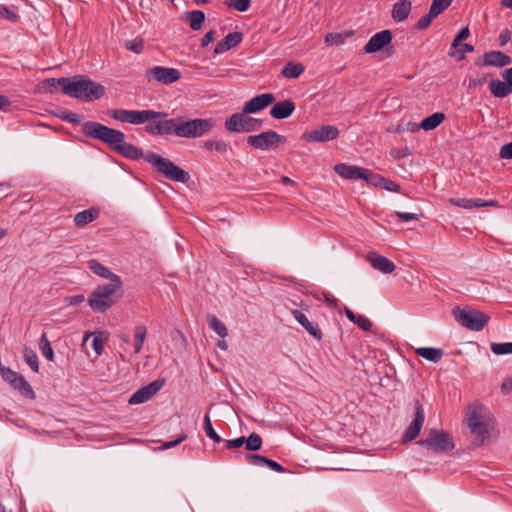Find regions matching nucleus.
I'll return each instance as SVG.
<instances>
[{
  "instance_id": "2",
  "label": "nucleus",
  "mask_w": 512,
  "mask_h": 512,
  "mask_svg": "<svg viewBox=\"0 0 512 512\" xmlns=\"http://www.w3.org/2000/svg\"><path fill=\"white\" fill-rule=\"evenodd\" d=\"M212 119H193L181 121L178 118L167 119L163 117L162 122L149 129L151 135H171L175 134L182 138H197L207 134L213 128Z\"/></svg>"
},
{
  "instance_id": "25",
  "label": "nucleus",
  "mask_w": 512,
  "mask_h": 512,
  "mask_svg": "<svg viewBox=\"0 0 512 512\" xmlns=\"http://www.w3.org/2000/svg\"><path fill=\"white\" fill-rule=\"evenodd\" d=\"M411 11V2L409 0H399L393 5L392 18L396 22H402L409 16Z\"/></svg>"
},
{
  "instance_id": "27",
  "label": "nucleus",
  "mask_w": 512,
  "mask_h": 512,
  "mask_svg": "<svg viewBox=\"0 0 512 512\" xmlns=\"http://www.w3.org/2000/svg\"><path fill=\"white\" fill-rule=\"evenodd\" d=\"M415 353L416 355L434 363H438L444 355V351L441 348L433 347L417 348Z\"/></svg>"
},
{
  "instance_id": "10",
  "label": "nucleus",
  "mask_w": 512,
  "mask_h": 512,
  "mask_svg": "<svg viewBox=\"0 0 512 512\" xmlns=\"http://www.w3.org/2000/svg\"><path fill=\"white\" fill-rule=\"evenodd\" d=\"M248 113H234L226 119L224 127L229 132H253L261 128L262 120L247 116Z\"/></svg>"
},
{
  "instance_id": "62",
  "label": "nucleus",
  "mask_w": 512,
  "mask_h": 512,
  "mask_svg": "<svg viewBox=\"0 0 512 512\" xmlns=\"http://www.w3.org/2000/svg\"><path fill=\"white\" fill-rule=\"evenodd\" d=\"M381 187L385 188L388 191L398 192L400 190L399 184L394 181L385 178V181Z\"/></svg>"
},
{
  "instance_id": "23",
  "label": "nucleus",
  "mask_w": 512,
  "mask_h": 512,
  "mask_svg": "<svg viewBox=\"0 0 512 512\" xmlns=\"http://www.w3.org/2000/svg\"><path fill=\"white\" fill-rule=\"evenodd\" d=\"M245 457H246L247 462L254 466L266 465L271 470H273L275 472H279V473L285 472V468L282 465H280L278 462L268 459L264 456L257 455V454H246Z\"/></svg>"
},
{
  "instance_id": "35",
  "label": "nucleus",
  "mask_w": 512,
  "mask_h": 512,
  "mask_svg": "<svg viewBox=\"0 0 512 512\" xmlns=\"http://www.w3.org/2000/svg\"><path fill=\"white\" fill-rule=\"evenodd\" d=\"M11 385L19 390L24 395H32L34 396V392L30 384L24 379L21 374H18L15 380L11 383Z\"/></svg>"
},
{
  "instance_id": "11",
  "label": "nucleus",
  "mask_w": 512,
  "mask_h": 512,
  "mask_svg": "<svg viewBox=\"0 0 512 512\" xmlns=\"http://www.w3.org/2000/svg\"><path fill=\"white\" fill-rule=\"evenodd\" d=\"M286 137L275 131H266L258 135H251L247 138V143L257 149L268 150L278 147L285 143Z\"/></svg>"
},
{
  "instance_id": "34",
  "label": "nucleus",
  "mask_w": 512,
  "mask_h": 512,
  "mask_svg": "<svg viewBox=\"0 0 512 512\" xmlns=\"http://www.w3.org/2000/svg\"><path fill=\"white\" fill-rule=\"evenodd\" d=\"M207 323L220 337L225 338L228 335L226 326L215 315L208 316Z\"/></svg>"
},
{
  "instance_id": "20",
  "label": "nucleus",
  "mask_w": 512,
  "mask_h": 512,
  "mask_svg": "<svg viewBox=\"0 0 512 512\" xmlns=\"http://www.w3.org/2000/svg\"><path fill=\"white\" fill-rule=\"evenodd\" d=\"M294 319L316 340L320 341L323 337L322 331L317 324L311 323L306 315L297 309L291 310Z\"/></svg>"
},
{
  "instance_id": "61",
  "label": "nucleus",
  "mask_w": 512,
  "mask_h": 512,
  "mask_svg": "<svg viewBox=\"0 0 512 512\" xmlns=\"http://www.w3.org/2000/svg\"><path fill=\"white\" fill-rule=\"evenodd\" d=\"M215 39V31L210 30L208 31L202 38L201 46L207 47L210 43H212Z\"/></svg>"
},
{
  "instance_id": "17",
  "label": "nucleus",
  "mask_w": 512,
  "mask_h": 512,
  "mask_svg": "<svg viewBox=\"0 0 512 512\" xmlns=\"http://www.w3.org/2000/svg\"><path fill=\"white\" fill-rule=\"evenodd\" d=\"M275 101V96L272 93H264L257 95L247 101L243 106L244 113H256L263 110Z\"/></svg>"
},
{
  "instance_id": "42",
  "label": "nucleus",
  "mask_w": 512,
  "mask_h": 512,
  "mask_svg": "<svg viewBox=\"0 0 512 512\" xmlns=\"http://www.w3.org/2000/svg\"><path fill=\"white\" fill-rule=\"evenodd\" d=\"M362 179L373 186H381L385 181L384 177L380 176L379 174L373 173L365 168Z\"/></svg>"
},
{
  "instance_id": "39",
  "label": "nucleus",
  "mask_w": 512,
  "mask_h": 512,
  "mask_svg": "<svg viewBox=\"0 0 512 512\" xmlns=\"http://www.w3.org/2000/svg\"><path fill=\"white\" fill-rule=\"evenodd\" d=\"M24 360L25 362L30 366V368L34 372L39 371V362H38V356L32 349L25 347L24 348Z\"/></svg>"
},
{
  "instance_id": "13",
  "label": "nucleus",
  "mask_w": 512,
  "mask_h": 512,
  "mask_svg": "<svg viewBox=\"0 0 512 512\" xmlns=\"http://www.w3.org/2000/svg\"><path fill=\"white\" fill-rule=\"evenodd\" d=\"M425 420V413L424 408L422 404L418 400L415 401V412H414V418L411 424L406 429L403 437H402V443H408L416 439L420 431L423 427Z\"/></svg>"
},
{
  "instance_id": "4",
  "label": "nucleus",
  "mask_w": 512,
  "mask_h": 512,
  "mask_svg": "<svg viewBox=\"0 0 512 512\" xmlns=\"http://www.w3.org/2000/svg\"><path fill=\"white\" fill-rule=\"evenodd\" d=\"M62 82L67 83L64 86V94L81 101H95L105 94V87L102 84L90 80L85 75L68 77Z\"/></svg>"
},
{
  "instance_id": "63",
  "label": "nucleus",
  "mask_w": 512,
  "mask_h": 512,
  "mask_svg": "<svg viewBox=\"0 0 512 512\" xmlns=\"http://www.w3.org/2000/svg\"><path fill=\"white\" fill-rule=\"evenodd\" d=\"M501 391L504 394H510L512 392V376L505 381H503L501 385Z\"/></svg>"
},
{
  "instance_id": "1",
  "label": "nucleus",
  "mask_w": 512,
  "mask_h": 512,
  "mask_svg": "<svg viewBox=\"0 0 512 512\" xmlns=\"http://www.w3.org/2000/svg\"><path fill=\"white\" fill-rule=\"evenodd\" d=\"M82 130L85 136L102 141L112 150L128 159L137 160L143 156L142 149L127 143L125 134L120 130L94 121L85 122Z\"/></svg>"
},
{
  "instance_id": "60",
  "label": "nucleus",
  "mask_w": 512,
  "mask_h": 512,
  "mask_svg": "<svg viewBox=\"0 0 512 512\" xmlns=\"http://www.w3.org/2000/svg\"><path fill=\"white\" fill-rule=\"evenodd\" d=\"M19 373L11 370L10 368L2 369V377L10 384L15 380Z\"/></svg>"
},
{
  "instance_id": "37",
  "label": "nucleus",
  "mask_w": 512,
  "mask_h": 512,
  "mask_svg": "<svg viewBox=\"0 0 512 512\" xmlns=\"http://www.w3.org/2000/svg\"><path fill=\"white\" fill-rule=\"evenodd\" d=\"M63 79H68V77H61L58 79L49 78L43 81L42 87L46 90V92L54 93L57 88L60 86L62 91L64 92V86L66 83L62 82Z\"/></svg>"
},
{
  "instance_id": "31",
  "label": "nucleus",
  "mask_w": 512,
  "mask_h": 512,
  "mask_svg": "<svg viewBox=\"0 0 512 512\" xmlns=\"http://www.w3.org/2000/svg\"><path fill=\"white\" fill-rule=\"evenodd\" d=\"M88 267L96 275L102 278L109 279L110 281H112V278H114V276H117L116 274L112 273L107 267H105L100 262L94 259L88 262Z\"/></svg>"
},
{
  "instance_id": "55",
  "label": "nucleus",
  "mask_w": 512,
  "mask_h": 512,
  "mask_svg": "<svg viewBox=\"0 0 512 512\" xmlns=\"http://www.w3.org/2000/svg\"><path fill=\"white\" fill-rule=\"evenodd\" d=\"M499 157L501 159H512V142L501 147Z\"/></svg>"
},
{
  "instance_id": "44",
  "label": "nucleus",
  "mask_w": 512,
  "mask_h": 512,
  "mask_svg": "<svg viewBox=\"0 0 512 512\" xmlns=\"http://www.w3.org/2000/svg\"><path fill=\"white\" fill-rule=\"evenodd\" d=\"M0 18L11 23L19 21L20 16L6 5H0Z\"/></svg>"
},
{
  "instance_id": "48",
  "label": "nucleus",
  "mask_w": 512,
  "mask_h": 512,
  "mask_svg": "<svg viewBox=\"0 0 512 512\" xmlns=\"http://www.w3.org/2000/svg\"><path fill=\"white\" fill-rule=\"evenodd\" d=\"M419 130V126L417 123L414 122H406V123H400L395 128L394 132L397 133H404V132H416Z\"/></svg>"
},
{
  "instance_id": "58",
  "label": "nucleus",
  "mask_w": 512,
  "mask_h": 512,
  "mask_svg": "<svg viewBox=\"0 0 512 512\" xmlns=\"http://www.w3.org/2000/svg\"><path fill=\"white\" fill-rule=\"evenodd\" d=\"M92 347L97 355H101L104 349V343L99 336H95L92 341Z\"/></svg>"
},
{
  "instance_id": "21",
  "label": "nucleus",
  "mask_w": 512,
  "mask_h": 512,
  "mask_svg": "<svg viewBox=\"0 0 512 512\" xmlns=\"http://www.w3.org/2000/svg\"><path fill=\"white\" fill-rule=\"evenodd\" d=\"M243 40V34L241 32H232L227 34L221 41H219L214 49L216 54L224 53L237 45Z\"/></svg>"
},
{
  "instance_id": "43",
  "label": "nucleus",
  "mask_w": 512,
  "mask_h": 512,
  "mask_svg": "<svg viewBox=\"0 0 512 512\" xmlns=\"http://www.w3.org/2000/svg\"><path fill=\"white\" fill-rule=\"evenodd\" d=\"M204 431L214 442L220 443L222 441V438L213 429L209 414L204 416Z\"/></svg>"
},
{
  "instance_id": "51",
  "label": "nucleus",
  "mask_w": 512,
  "mask_h": 512,
  "mask_svg": "<svg viewBox=\"0 0 512 512\" xmlns=\"http://www.w3.org/2000/svg\"><path fill=\"white\" fill-rule=\"evenodd\" d=\"M435 18L436 16L429 11L426 15L418 20L416 23V28L420 30L426 29Z\"/></svg>"
},
{
  "instance_id": "50",
  "label": "nucleus",
  "mask_w": 512,
  "mask_h": 512,
  "mask_svg": "<svg viewBox=\"0 0 512 512\" xmlns=\"http://www.w3.org/2000/svg\"><path fill=\"white\" fill-rule=\"evenodd\" d=\"M344 42V37L340 33H328L325 36V43L327 45L333 46V45H340Z\"/></svg>"
},
{
  "instance_id": "40",
  "label": "nucleus",
  "mask_w": 512,
  "mask_h": 512,
  "mask_svg": "<svg viewBox=\"0 0 512 512\" xmlns=\"http://www.w3.org/2000/svg\"><path fill=\"white\" fill-rule=\"evenodd\" d=\"M262 438L257 433H252L248 438H245V446L249 451H258L262 447Z\"/></svg>"
},
{
  "instance_id": "30",
  "label": "nucleus",
  "mask_w": 512,
  "mask_h": 512,
  "mask_svg": "<svg viewBox=\"0 0 512 512\" xmlns=\"http://www.w3.org/2000/svg\"><path fill=\"white\" fill-rule=\"evenodd\" d=\"M186 20L189 22V26L192 30L197 31L202 28L205 20V14L200 10H193L186 13Z\"/></svg>"
},
{
  "instance_id": "14",
  "label": "nucleus",
  "mask_w": 512,
  "mask_h": 512,
  "mask_svg": "<svg viewBox=\"0 0 512 512\" xmlns=\"http://www.w3.org/2000/svg\"><path fill=\"white\" fill-rule=\"evenodd\" d=\"M164 379H157L150 384L141 387L129 399V404H141L150 400L164 386Z\"/></svg>"
},
{
  "instance_id": "5",
  "label": "nucleus",
  "mask_w": 512,
  "mask_h": 512,
  "mask_svg": "<svg viewBox=\"0 0 512 512\" xmlns=\"http://www.w3.org/2000/svg\"><path fill=\"white\" fill-rule=\"evenodd\" d=\"M109 115L122 123H129L133 125H140L148 123L145 126V131L151 135L149 129H153L154 125L162 122L163 117H167V113L158 112L154 110H125L114 109L109 112Z\"/></svg>"
},
{
  "instance_id": "57",
  "label": "nucleus",
  "mask_w": 512,
  "mask_h": 512,
  "mask_svg": "<svg viewBox=\"0 0 512 512\" xmlns=\"http://www.w3.org/2000/svg\"><path fill=\"white\" fill-rule=\"evenodd\" d=\"M243 444H245L244 436H241L236 439L226 440V447L228 449L240 448Z\"/></svg>"
},
{
  "instance_id": "45",
  "label": "nucleus",
  "mask_w": 512,
  "mask_h": 512,
  "mask_svg": "<svg viewBox=\"0 0 512 512\" xmlns=\"http://www.w3.org/2000/svg\"><path fill=\"white\" fill-rule=\"evenodd\" d=\"M251 0H226L225 4L228 8L239 12H245L250 7Z\"/></svg>"
},
{
  "instance_id": "56",
  "label": "nucleus",
  "mask_w": 512,
  "mask_h": 512,
  "mask_svg": "<svg viewBox=\"0 0 512 512\" xmlns=\"http://www.w3.org/2000/svg\"><path fill=\"white\" fill-rule=\"evenodd\" d=\"M395 214L404 222H408L411 220H419V215L416 213L396 211Z\"/></svg>"
},
{
  "instance_id": "64",
  "label": "nucleus",
  "mask_w": 512,
  "mask_h": 512,
  "mask_svg": "<svg viewBox=\"0 0 512 512\" xmlns=\"http://www.w3.org/2000/svg\"><path fill=\"white\" fill-rule=\"evenodd\" d=\"M506 84L512 89V67L506 69L502 74Z\"/></svg>"
},
{
  "instance_id": "47",
  "label": "nucleus",
  "mask_w": 512,
  "mask_h": 512,
  "mask_svg": "<svg viewBox=\"0 0 512 512\" xmlns=\"http://www.w3.org/2000/svg\"><path fill=\"white\" fill-rule=\"evenodd\" d=\"M144 39L142 38H135L133 40H128L125 42L124 46L127 50H130L134 53H141L144 50Z\"/></svg>"
},
{
  "instance_id": "18",
  "label": "nucleus",
  "mask_w": 512,
  "mask_h": 512,
  "mask_svg": "<svg viewBox=\"0 0 512 512\" xmlns=\"http://www.w3.org/2000/svg\"><path fill=\"white\" fill-rule=\"evenodd\" d=\"M512 63V59L510 56L504 54L500 51H489L484 53L483 61L476 62L477 66H495V67H505Z\"/></svg>"
},
{
  "instance_id": "19",
  "label": "nucleus",
  "mask_w": 512,
  "mask_h": 512,
  "mask_svg": "<svg viewBox=\"0 0 512 512\" xmlns=\"http://www.w3.org/2000/svg\"><path fill=\"white\" fill-rule=\"evenodd\" d=\"M366 259L374 269L384 274L392 273L396 268L395 264L390 259L376 252L368 253Z\"/></svg>"
},
{
  "instance_id": "3",
  "label": "nucleus",
  "mask_w": 512,
  "mask_h": 512,
  "mask_svg": "<svg viewBox=\"0 0 512 512\" xmlns=\"http://www.w3.org/2000/svg\"><path fill=\"white\" fill-rule=\"evenodd\" d=\"M467 425L477 445L489 441L494 430L495 420L490 410L479 403H472L466 411Z\"/></svg>"
},
{
  "instance_id": "32",
  "label": "nucleus",
  "mask_w": 512,
  "mask_h": 512,
  "mask_svg": "<svg viewBox=\"0 0 512 512\" xmlns=\"http://www.w3.org/2000/svg\"><path fill=\"white\" fill-rule=\"evenodd\" d=\"M305 71L301 63L288 62L282 69L281 74L286 78H298Z\"/></svg>"
},
{
  "instance_id": "54",
  "label": "nucleus",
  "mask_w": 512,
  "mask_h": 512,
  "mask_svg": "<svg viewBox=\"0 0 512 512\" xmlns=\"http://www.w3.org/2000/svg\"><path fill=\"white\" fill-rule=\"evenodd\" d=\"M410 154V151L407 148H393L390 150V156L394 160H398L404 157H407Z\"/></svg>"
},
{
  "instance_id": "41",
  "label": "nucleus",
  "mask_w": 512,
  "mask_h": 512,
  "mask_svg": "<svg viewBox=\"0 0 512 512\" xmlns=\"http://www.w3.org/2000/svg\"><path fill=\"white\" fill-rule=\"evenodd\" d=\"M452 1L453 0H433L429 11L437 17L451 5Z\"/></svg>"
},
{
  "instance_id": "26",
  "label": "nucleus",
  "mask_w": 512,
  "mask_h": 512,
  "mask_svg": "<svg viewBox=\"0 0 512 512\" xmlns=\"http://www.w3.org/2000/svg\"><path fill=\"white\" fill-rule=\"evenodd\" d=\"M99 216V210L96 208H90L77 213L74 216V223L77 227H84L87 224L93 222Z\"/></svg>"
},
{
  "instance_id": "46",
  "label": "nucleus",
  "mask_w": 512,
  "mask_h": 512,
  "mask_svg": "<svg viewBox=\"0 0 512 512\" xmlns=\"http://www.w3.org/2000/svg\"><path fill=\"white\" fill-rule=\"evenodd\" d=\"M491 351L496 355L512 353V342L491 343Z\"/></svg>"
},
{
  "instance_id": "59",
  "label": "nucleus",
  "mask_w": 512,
  "mask_h": 512,
  "mask_svg": "<svg viewBox=\"0 0 512 512\" xmlns=\"http://www.w3.org/2000/svg\"><path fill=\"white\" fill-rule=\"evenodd\" d=\"M474 51V47L470 44L463 43L461 45V48L458 49L459 56L457 57V60H463L466 53H470Z\"/></svg>"
},
{
  "instance_id": "36",
  "label": "nucleus",
  "mask_w": 512,
  "mask_h": 512,
  "mask_svg": "<svg viewBox=\"0 0 512 512\" xmlns=\"http://www.w3.org/2000/svg\"><path fill=\"white\" fill-rule=\"evenodd\" d=\"M39 348L46 359H48L49 361L54 360V351L51 347V344L47 338L46 333H42L40 337Z\"/></svg>"
},
{
  "instance_id": "16",
  "label": "nucleus",
  "mask_w": 512,
  "mask_h": 512,
  "mask_svg": "<svg viewBox=\"0 0 512 512\" xmlns=\"http://www.w3.org/2000/svg\"><path fill=\"white\" fill-rule=\"evenodd\" d=\"M393 35L390 30H383L374 34L363 47L365 53H376L389 45Z\"/></svg>"
},
{
  "instance_id": "9",
  "label": "nucleus",
  "mask_w": 512,
  "mask_h": 512,
  "mask_svg": "<svg viewBox=\"0 0 512 512\" xmlns=\"http://www.w3.org/2000/svg\"><path fill=\"white\" fill-rule=\"evenodd\" d=\"M454 317L461 326L472 331L483 330L490 320L487 314L470 308H457Z\"/></svg>"
},
{
  "instance_id": "52",
  "label": "nucleus",
  "mask_w": 512,
  "mask_h": 512,
  "mask_svg": "<svg viewBox=\"0 0 512 512\" xmlns=\"http://www.w3.org/2000/svg\"><path fill=\"white\" fill-rule=\"evenodd\" d=\"M59 117L64 120V121H67L69 123H73V124H80L81 123V116L77 113H74V112H67V111H64L62 112Z\"/></svg>"
},
{
  "instance_id": "33",
  "label": "nucleus",
  "mask_w": 512,
  "mask_h": 512,
  "mask_svg": "<svg viewBox=\"0 0 512 512\" xmlns=\"http://www.w3.org/2000/svg\"><path fill=\"white\" fill-rule=\"evenodd\" d=\"M147 336V328L144 325H137L134 328V352L140 353Z\"/></svg>"
},
{
  "instance_id": "53",
  "label": "nucleus",
  "mask_w": 512,
  "mask_h": 512,
  "mask_svg": "<svg viewBox=\"0 0 512 512\" xmlns=\"http://www.w3.org/2000/svg\"><path fill=\"white\" fill-rule=\"evenodd\" d=\"M450 203L457 207H462L464 209H471L472 199L466 198H450Z\"/></svg>"
},
{
  "instance_id": "49",
  "label": "nucleus",
  "mask_w": 512,
  "mask_h": 512,
  "mask_svg": "<svg viewBox=\"0 0 512 512\" xmlns=\"http://www.w3.org/2000/svg\"><path fill=\"white\" fill-rule=\"evenodd\" d=\"M354 324H356L363 331H370L373 326V324L369 318H367L364 315H359V314L357 315V317L354 321Z\"/></svg>"
},
{
  "instance_id": "8",
  "label": "nucleus",
  "mask_w": 512,
  "mask_h": 512,
  "mask_svg": "<svg viewBox=\"0 0 512 512\" xmlns=\"http://www.w3.org/2000/svg\"><path fill=\"white\" fill-rule=\"evenodd\" d=\"M418 445L436 453H444L454 448L453 438L444 430L431 429L426 437L417 442Z\"/></svg>"
},
{
  "instance_id": "12",
  "label": "nucleus",
  "mask_w": 512,
  "mask_h": 512,
  "mask_svg": "<svg viewBox=\"0 0 512 512\" xmlns=\"http://www.w3.org/2000/svg\"><path fill=\"white\" fill-rule=\"evenodd\" d=\"M146 79L148 81H156L164 85H168L178 81L181 78V73L176 68L154 66L146 71Z\"/></svg>"
},
{
  "instance_id": "29",
  "label": "nucleus",
  "mask_w": 512,
  "mask_h": 512,
  "mask_svg": "<svg viewBox=\"0 0 512 512\" xmlns=\"http://www.w3.org/2000/svg\"><path fill=\"white\" fill-rule=\"evenodd\" d=\"M489 90L491 94L497 98H504L512 92V89L506 84V82L498 79L490 81Z\"/></svg>"
},
{
  "instance_id": "15",
  "label": "nucleus",
  "mask_w": 512,
  "mask_h": 512,
  "mask_svg": "<svg viewBox=\"0 0 512 512\" xmlns=\"http://www.w3.org/2000/svg\"><path fill=\"white\" fill-rule=\"evenodd\" d=\"M338 135L339 130L336 126L324 125L317 127L311 132L304 133L302 137L307 142H325L337 138Z\"/></svg>"
},
{
  "instance_id": "28",
  "label": "nucleus",
  "mask_w": 512,
  "mask_h": 512,
  "mask_svg": "<svg viewBox=\"0 0 512 512\" xmlns=\"http://www.w3.org/2000/svg\"><path fill=\"white\" fill-rule=\"evenodd\" d=\"M445 119V115L441 112L433 113L432 115L426 117L418 124L419 129H423L425 131H430L438 127L443 120Z\"/></svg>"
},
{
  "instance_id": "22",
  "label": "nucleus",
  "mask_w": 512,
  "mask_h": 512,
  "mask_svg": "<svg viewBox=\"0 0 512 512\" xmlns=\"http://www.w3.org/2000/svg\"><path fill=\"white\" fill-rule=\"evenodd\" d=\"M295 110V104L292 100H284L281 102H277L270 110V115L274 119H286L288 118Z\"/></svg>"
},
{
  "instance_id": "38",
  "label": "nucleus",
  "mask_w": 512,
  "mask_h": 512,
  "mask_svg": "<svg viewBox=\"0 0 512 512\" xmlns=\"http://www.w3.org/2000/svg\"><path fill=\"white\" fill-rule=\"evenodd\" d=\"M204 147L207 150H215L219 153L225 154L229 150V145L223 140H207L204 142Z\"/></svg>"
},
{
  "instance_id": "24",
  "label": "nucleus",
  "mask_w": 512,
  "mask_h": 512,
  "mask_svg": "<svg viewBox=\"0 0 512 512\" xmlns=\"http://www.w3.org/2000/svg\"><path fill=\"white\" fill-rule=\"evenodd\" d=\"M334 170L345 179H362L364 173V168L348 164H337Z\"/></svg>"
},
{
  "instance_id": "6",
  "label": "nucleus",
  "mask_w": 512,
  "mask_h": 512,
  "mask_svg": "<svg viewBox=\"0 0 512 512\" xmlns=\"http://www.w3.org/2000/svg\"><path fill=\"white\" fill-rule=\"evenodd\" d=\"M122 287V280L119 276H114L112 281L107 284L98 285L88 299V304L95 312H105L111 308L117 301L116 292Z\"/></svg>"
},
{
  "instance_id": "7",
  "label": "nucleus",
  "mask_w": 512,
  "mask_h": 512,
  "mask_svg": "<svg viewBox=\"0 0 512 512\" xmlns=\"http://www.w3.org/2000/svg\"><path fill=\"white\" fill-rule=\"evenodd\" d=\"M145 161L152 164L154 168L169 180L186 183L190 179L188 172L184 171L172 161L155 152H148L144 155Z\"/></svg>"
}]
</instances>
